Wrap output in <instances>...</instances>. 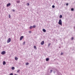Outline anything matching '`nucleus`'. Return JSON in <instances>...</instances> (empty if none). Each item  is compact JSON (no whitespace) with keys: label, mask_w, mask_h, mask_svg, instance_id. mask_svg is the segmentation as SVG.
I'll use <instances>...</instances> for the list:
<instances>
[{"label":"nucleus","mask_w":75,"mask_h":75,"mask_svg":"<svg viewBox=\"0 0 75 75\" xmlns=\"http://www.w3.org/2000/svg\"><path fill=\"white\" fill-rule=\"evenodd\" d=\"M58 24L59 25H62V21L60 19L59 20V22H58Z\"/></svg>","instance_id":"nucleus-1"},{"label":"nucleus","mask_w":75,"mask_h":75,"mask_svg":"<svg viewBox=\"0 0 75 75\" xmlns=\"http://www.w3.org/2000/svg\"><path fill=\"white\" fill-rule=\"evenodd\" d=\"M11 38H8V40H7V42L8 43L10 42H11Z\"/></svg>","instance_id":"nucleus-2"},{"label":"nucleus","mask_w":75,"mask_h":75,"mask_svg":"<svg viewBox=\"0 0 75 75\" xmlns=\"http://www.w3.org/2000/svg\"><path fill=\"white\" fill-rule=\"evenodd\" d=\"M5 53H6V52L4 51H3L1 53V54H2V55H4V54H5Z\"/></svg>","instance_id":"nucleus-3"},{"label":"nucleus","mask_w":75,"mask_h":75,"mask_svg":"<svg viewBox=\"0 0 75 75\" xmlns=\"http://www.w3.org/2000/svg\"><path fill=\"white\" fill-rule=\"evenodd\" d=\"M44 44V41H42L41 43V45H43Z\"/></svg>","instance_id":"nucleus-4"},{"label":"nucleus","mask_w":75,"mask_h":75,"mask_svg":"<svg viewBox=\"0 0 75 75\" xmlns=\"http://www.w3.org/2000/svg\"><path fill=\"white\" fill-rule=\"evenodd\" d=\"M11 5V4L10 3H9L8 4H7L6 5L7 7H8V6H10Z\"/></svg>","instance_id":"nucleus-5"},{"label":"nucleus","mask_w":75,"mask_h":75,"mask_svg":"<svg viewBox=\"0 0 75 75\" xmlns=\"http://www.w3.org/2000/svg\"><path fill=\"white\" fill-rule=\"evenodd\" d=\"M24 38V36H21L20 38V40H22V39H23V38Z\"/></svg>","instance_id":"nucleus-6"},{"label":"nucleus","mask_w":75,"mask_h":75,"mask_svg":"<svg viewBox=\"0 0 75 75\" xmlns=\"http://www.w3.org/2000/svg\"><path fill=\"white\" fill-rule=\"evenodd\" d=\"M42 31H43V32H44V33H45L46 32V30H45V29H43Z\"/></svg>","instance_id":"nucleus-7"},{"label":"nucleus","mask_w":75,"mask_h":75,"mask_svg":"<svg viewBox=\"0 0 75 75\" xmlns=\"http://www.w3.org/2000/svg\"><path fill=\"white\" fill-rule=\"evenodd\" d=\"M3 64L4 65H5L6 64V62L5 61H4L3 62Z\"/></svg>","instance_id":"nucleus-8"},{"label":"nucleus","mask_w":75,"mask_h":75,"mask_svg":"<svg viewBox=\"0 0 75 75\" xmlns=\"http://www.w3.org/2000/svg\"><path fill=\"white\" fill-rule=\"evenodd\" d=\"M33 28V26H30V29H32V28Z\"/></svg>","instance_id":"nucleus-9"},{"label":"nucleus","mask_w":75,"mask_h":75,"mask_svg":"<svg viewBox=\"0 0 75 75\" xmlns=\"http://www.w3.org/2000/svg\"><path fill=\"white\" fill-rule=\"evenodd\" d=\"M49 60V58H47L46 59V61H48Z\"/></svg>","instance_id":"nucleus-10"},{"label":"nucleus","mask_w":75,"mask_h":75,"mask_svg":"<svg viewBox=\"0 0 75 75\" xmlns=\"http://www.w3.org/2000/svg\"><path fill=\"white\" fill-rule=\"evenodd\" d=\"M15 68L14 67H12L11 68V69H12V70H14V69Z\"/></svg>","instance_id":"nucleus-11"},{"label":"nucleus","mask_w":75,"mask_h":75,"mask_svg":"<svg viewBox=\"0 0 75 75\" xmlns=\"http://www.w3.org/2000/svg\"><path fill=\"white\" fill-rule=\"evenodd\" d=\"M59 17L60 18H62V15H60L59 16Z\"/></svg>","instance_id":"nucleus-12"},{"label":"nucleus","mask_w":75,"mask_h":75,"mask_svg":"<svg viewBox=\"0 0 75 75\" xmlns=\"http://www.w3.org/2000/svg\"><path fill=\"white\" fill-rule=\"evenodd\" d=\"M20 71V70H18V71H17V73H19V72Z\"/></svg>","instance_id":"nucleus-13"},{"label":"nucleus","mask_w":75,"mask_h":75,"mask_svg":"<svg viewBox=\"0 0 75 75\" xmlns=\"http://www.w3.org/2000/svg\"><path fill=\"white\" fill-rule=\"evenodd\" d=\"M17 3H19L20 1H17Z\"/></svg>","instance_id":"nucleus-14"},{"label":"nucleus","mask_w":75,"mask_h":75,"mask_svg":"<svg viewBox=\"0 0 75 75\" xmlns=\"http://www.w3.org/2000/svg\"><path fill=\"white\" fill-rule=\"evenodd\" d=\"M15 60H17V59H18V58L17 57H15Z\"/></svg>","instance_id":"nucleus-15"},{"label":"nucleus","mask_w":75,"mask_h":75,"mask_svg":"<svg viewBox=\"0 0 75 75\" xmlns=\"http://www.w3.org/2000/svg\"><path fill=\"white\" fill-rule=\"evenodd\" d=\"M29 64V63L28 62L26 63V65H28Z\"/></svg>","instance_id":"nucleus-16"},{"label":"nucleus","mask_w":75,"mask_h":75,"mask_svg":"<svg viewBox=\"0 0 75 75\" xmlns=\"http://www.w3.org/2000/svg\"><path fill=\"white\" fill-rule=\"evenodd\" d=\"M63 54H64V53L61 52V55H63Z\"/></svg>","instance_id":"nucleus-17"},{"label":"nucleus","mask_w":75,"mask_h":75,"mask_svg":"<svg viewBox=\"0 0 75 75\" xmlns=\"http://www.w3.org/2000/svg\"><path fill=\"white\" fill-rule=\"evenodd\" d=\"M35 27H36V26L34 25L33 26V28H35Z\"/></svg>","instance_id":"nucleus-18"},{"label":"nucleus","mask_w":75,"mask_h":75,"mask_svg":"<svg viewBox=\"0 0 75 75\" xmlns=\"http://www.w3.org/2000/svg\"><path fill=\"white\" fill-rule=\"evenodd\" d=\"M50 45H51V43H49V44L48 45V47H50Z\"/></svg>","instance_id":"nucleus-19"},{"label":"nucleus","mask_w":75,"mask_h":75,"mask_svg":"<svg viewBox=\"0 0 75 75\" xmlns=\"http://www.w3.org/2000/svg\"><path fill=\"white\" fill-rule=\"evenodd\" d=\"M27 6H30V4H29V3H27Z\"/></svg>","instance_id":"nucleus-20"},{"label":"nucleus","mask_w":75,"mask_h":75,"mask_svg":"<svg viewBox=\"0 0 75 75\" xmlns=\"http://www.w3.org/2000/svg\"><path fill=\"white\" fill-rule=\"evenodd\" d=\"M10 17H11V16L9 14L8 16V18H10Z\"/></svg>","instance_id":"nucleus-21"},{"label":"nucleus","mask_w":75,"mask_h":75,"mask_svg":"<svg viewBox=\"0 0 75 75\" xmlns=\"http://www.w3.org/2000/svg\"><path fill=\"white\" fill-rule=\"evenodd\" d=\"M74 9L73 8H72L71 9V11H74Z\"/></svg>","instance_id":"nucleus-22"},{"label":"nucleus","mask_w":75,"mask_h":75,"mask_svg":"<svg viewBox=\"0 0 75 75\" xmlns=\"http://www.w3.org/2000/svg\"><path fill=\"white\" fill-rule=\"evenodd\" d=\"M34 48H35L36 49H37V48H36V46H34Z\"/></svg>","instance_id":"nucleus-23"},{"label":"nucleus","mask_w":75,"mask_h":75,"mask_svg":"<svg viewBox=\"0 0 75 75\" xmlns=\"http://www.w3.org/2000/svg\"><path fill=\"white\" fill-rule=\"evenodd\" d=\"M71 40H74V37H72L71 38Z\"/></svg>","instance_id":"nucleus-24"},{"label":"nucleus","mask_w":75,"mask_h":75,"mask_svg":"<svg viewBox=\"0 0 75 75\" xmlns=\"http://www.w3.org/2000/svg\"><path fill=\"white\" fill-rule=\"evenodd\" d=\"M55 7V6H54V5H53L52 6V8H54Z\"/></svg>","instance_id":"nucleus-25"},{"label":"nucleus","mask_w":75,"mask_h":75,"mask_svg":"<svg viewBox=\"0 0 75 75\" xmlns=\"http://www.w3.org/2000/svg\"><path fill=\"white\" fill-rule=\"evenodd\" d=\"M9 75H13V73H11Z\"/></svg>","instance_id":"nucleus-26"},{"label":"nucleus","mask_w":75,"mask_h":75,"mask_svg":"<svg viewBox=\"0 0 75 75\" xmlns=\"http://www.w3.org/2000/svg\"><path fill=\"white\" fill-rule=\"evenodd\" d=\"M25 44V42H23V44Z\"/></svg>","instance_id":"nucleus-27"},{"label":"nucleus","mask_w":75,"mask_h":75,"mask_svg":"<svg viewBox=\"0 0 75 75\" xmlns=\"http://www.w3.org/2000/svg\"><path fill=\"white\" fill-rule=\"evenodd\" d=\"M66 6H68V3H67L66 4Z\"/></svg>","instance_id":"nucleus-28"},{"label":"nucleus","mask_w":75,"mask_h":75,"mask_svg":"<svg viewBox=\"0 0 75 75\" xmlns=\"http://www.w3.org/2000/svg\"><path fill=\"white\" fill-rule=\"evenodd\" d=\"M52 70H50V72L51 73H52Z\"/></svg>","instance_id":"nucleus-29"},{"label":"nucleus","mask_w":75,"mask_h":75,"mask_svg":"<svg viewBox=\"0 0 75 75\" xmlns=\"http://www.w3.org/2000/svg\"><path fill=\"white\" fill-rule=\"evenodd\" d=\"M29 33H31V31H29Z\"/></svg>","instance_id":"nucleus-30"},{"label":"nucleus","mask_w":75,"mask_h":75,"mask_svg":"<svg viewBox=\"0 0 75 75\" xmlns=\"http://www.w3.org/2000/svg\"><path fill=\"white\" fill-rule=\"evenodd\" d=\"M13 11L14 12V11H15V10H13Z\"/></svg>","instance_id":"nucleus-31"},{"label":"nucleus","mask_w":75,"mask_h":75,"mask_svg":"<svg viewBox=\"0 0 75 75\" xmlns=\"http://www.w3.org/2000/svg\"><path fill=\"white\" fill-rule=\"evenodd\" d=\"M61 48V47H59V48Z\"/></svg>","instance_id":"nucleus-32"}]
</instances>
